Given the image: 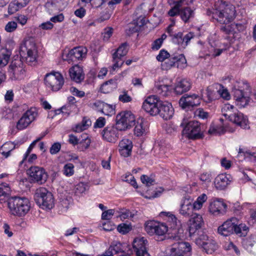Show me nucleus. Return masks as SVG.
Instances as JSON below:
<instances>
[{"mask_svg":"<svg viewBox=\"0 0 256 256\" xmlns=\"http://www.w3.org/2000/svg\"><path fill=\"white\" fill-rule=\"evenodd\" d=\"M235 7L233 4H222L216 2L214 8L206 10V14L213 22L221 24H228L236 16Z\"/></svg>","mask_w":256,"mask_h":256,"instance_id":"obj_1","label":"nucleus"},{"mask_svg":"<svg viewBox=\"0 0 256 256\" xmlns=\"http://www.w3.org/2000/svg\"><path fill=\"white\" fill-rule=\"evenodd\" d=\"M222 115L230 121L244 129L249 128L248 118L234 106L225 104L222 108Z\"/></svg>","mask_w":256,"mask_h":256,"instance_id":"obj_2","label":"nucleus"},{"mask_svg":"<svg viewBox=\"0 0 256 256\" xmlns=\"http://www.w3.org/2000/svg\"><path fill=\"white\" fill-rule=\"evenodd\" d=\"M20 54L22 62H33L38 57V50L34 40L32 38L24 39L20 46Z\"/></svg>","mask_w":256,"mask_h":256,"instance_id":"obj_3","label":"nucleus"},{"mask_svg":"<svg viewBox=\"0 0 256 256\" xmlns=\"http://www.w3.org/2000/svg\"><path fill=\"white\" fill-rule=\"evenodd\" d=\"M8 204L12 214L18 216H24L30 208V200L26 198H10Z\"/></svg>","mask_w":256,"mask_h":256,"instance_id":"obj_4","label":"nucleus"},{"mask_svg":"<svg viewBox=\"0 0 256 256\" xmlns=\"http://www.w3.org/2000/svg\"><path fill=\"white\" fill-rule=\"evenodd\" d=\"M34 199L36 204L42 209L50 210L54 206L53 195L44 188L40 187L36 190Z\"/></svg>","mask_w":256,"mask_h":256,"instance_id":"obj_5","label":"nucleus"},{"mask_svg":"<svg viewBox=\"0 0 256 256\" xmlns=\"http://www.w3.org/2000/svg\"><path fill=\"white\" fill-rule=\"evenodd\" d=\"M64 82L63 76L58 72H52L46 74L44 79L46 90L52 92H57L60 90Z\"/></svg>","mask_w":256,"mask_h":256,"instance_id":"obj_6","label":"nucleus"},{"mask_svg":"<svg viewBox=\"0 0 256 256\" xmlns=\"http://www.w3.org/2000/svg\"><path fill=\"white\" fill-rule=\"evenodd\" d=\"M172 23L170 24L167 28V32L172 36V42L182 48H185L189 44L190 40L194 38L195 35L193 32H188L184 34L182 32H178L173 34L172 27L174 24V19H170Z\"/></svg>","mask_w":256,"mask_h":256,"instance_id":"obj_7","label":"nucleus"},{"mask_svg":"<svg viewBox=\"0 0 256 256\" xmlns=\"http://www.w3.org/2000/svg\"><path fill=\"white\" fill-rule=\"evenodd\" d=\"M175 234V232L174 233ZM172 240L176 242L170 248L171 256H190L192 248L188 242L180 241V236H172Z\"/></svg>","mask_w":256,"mask_h":256,"instance_id":"obj_8","label":"nucleus"},{"mask_svg":"<svg viewBox=\"0 0 256 256\" xmlns=\"http://www.w3.org/2000/svg\"><path fill=\"white\" fill-rule=\"evenodd\" d=\"M180 125L184 126L182 131V134L186 137L191 139H196L200 138V126L198 122L192 120L187 122L184 119Z\"/></svg>","mask_w":256,"mask_h":256,"instance_id":"obj_9","label":"nucleus"},{"mask_svg":"<svg viewBox=\"0 0 256 256\" xmlns=\"http://www.w3.org/2000/svg\"><path fill=\"white\" fill-rule=\"evenodd\" d=\"M135 122L134 116L131 112H122L116 117V124L122 131L130 128Z\"/></svg>","mask_w":256,"mask_h":256,"instance_id":"obj_10","label":"nucleus"},{"mask_svg":"<svg viewBox=\"0 0 256 256\" xmlns=\"http://www.w3.org/2000/svg\"><path fill=\"white\" fill-rule=\"evenodd\" d=\"M87 52L88 49L84 46L75 47L70 50L65 56H63V59L67 60L69 64L70 62H76L78 61L80 62L86 58Z\"/></svg>","mask_w":256,"mask_h":256,"instance_id":"obj_11","label":"nucleus"},{"mask_svg":"<svg viewBox=\"0 0 256 256\" xmlns=\"http://www.w3.org/2000/svg\"><path fill=\"white\" fill-rule=\"evenodd\" d=\"M145 230L150 235L156 234L158 236H164L168 232V226L164 222L154 221L148 222L145 224Z\"/></svg>","mask_w":256,"mask_h":256,"instance_id":"obj_12","label":"nucleus"},{"mask_svg":"<svg viewBox=\"0 0 256 256\" xmlns=\"http://www.w3.org/2000/svg\"><path fill=\"white\" fill-rule=\"evenodd\" d=\"M38 112L36 108H32L24 114L16 124V128L22 130L26 128L36 118Z\"/></svg>","mask_w":256,"mask_h":256,"instance_id":"obj_13","label":"nucleus"},{"mask_svg":"<svg viewBox=\"0 0 256 256\" xmlns=\"http://www.w3.org/2000/svg\"><path fill=\"white\" fill-rule=\"evenodd\" d=\"M121 130L116 124L108 125L102 132V138L109 142L115 143L119 138Z\"/></svg>","mask_w":256,"mask_h":256,"instance_id":"obj_14","label":"nucleus"},{"mask_svg":"<svg viewBox=\"0 0 256 256\" xmlns=\"http://www.w3.org/2000/svg\"><path fill=\"white\" fill-rule=\"evenodd\" d=\"M28 172L32 180L40 184L44 183L48 178V174L42 168L37 166H31Z\"/></svg>","mask_w":256,"mask_h":256,"instance_id":"obj_15","label":"nucleus"},{"mask_svg":"<svg viewBox=\"0 0 256 256\" xmlns=\"http://www.w3.org/2000/svg\"><path fill=\"white\" fill-rule=\"evenodd\" d=\"M159 100L156 96H148L144 102L142 108L152 116L157 115Z\"/></svg>","mask_w":256,"mask_h":256,"instance_id":"obj_16","label":"nucleus"},{"mask_svg":"<svg viewBox=\"0 0 256 256\" xmlns=\"http://www.w3.org/2000/svg\"><path fill=\"white\" fill-rule=\"evenodd\" d=\"M196 243L202 246L207 254H212L217 248L216 242L211 239H208L206 235L202 234L196 240Z\"/></svg>","mask_w":256,"mask_h":256,"instance_id":"obj_17","label":"nucleus"},{"mask_svg":"<svg viewBox=\"0 0 256 256\" xmlns=\"http://www.w3.org/2000/svg\"><path fill=\"white\" fill-rule=\"evenodd\" d=\"M236 224V218L232 217L228 219L218 227V234L224 236H228L233 234Z\"/></svg>","mask_w":256,"mask_h":256,"instance_id":"obj_18","label":"nucleus"},{"mask_svg":"<svg viewBox=\"0 0 256 256\" xmlns=\"http://www.w3.org/2000/svg\"><path fill=\"white\" fill-rule=\"evenodd\" d=\"M204 224L202 217L198 214H194L188 222V231L190 236L201 228Z\"/></svg>","mask_w":256,"mask_h":256,"instance_id":"obj_19","label":"nucleus"},{"mask_svg":"<svg viewBox=\"0 0 256 256\" xmlns=\"http://www.w3.org/2000/svg\"><path fill=\"white\" fill-rule=\"evenodd\" d=\"M157 114L164 120H168L171 118L174 114V109L170 103L166 101H160L158 104Z\"/></svg>","mask_w":256,"mask_h":256,"instance_id":"obj_20","label":"nucleus"},{"mask_svg":"<svg viewBox=\"0 0 256 256\" xmlns=\"http://www.w3.org/2000/svg\"><path fill=\"white\" fill-rule=\"evenodd\" d=\"M200 103V96L196 94L184 95L180 100L179 104L182 108L197 106Z\"/></svg>","mask_w":256,"mask_h":256,"instance_id":"obj_21","label":"nucleus"},{"mask_svg":"<svg viewBox=\"0 0 256 256\" xmlns=\"http://www.w3.org/2000/svg\"><path fill=\"white\" fill-rule=\"evenodd\" d=\"M148 241L144 238H136L132 246L136 256H150L146 249Z\"/></svg>","mask_w":256,"mask_h":256,"instance_id":"obj_22","label":"nucleus"},{"mask_svg":"<svg viewBox=\"0 0 256 256\" xmlns=\"http://www.w3.org/2000/svg\"><path fill=\"white\" fill-rule=\"evenodd\" d=\"M108 250L118 256H130L132 253L126 244H121L118 241L113 242Z\"/></svg>","mask_w":256,"mask_h":256,"instance_id":"obj_23","label":"nucleus"},{"mask_svg":"<svg viewBox=\"0 0 256 256\" xmlns=\"http://www.w3.org/2000/svg\"><path fill=\"white\" fill-rule=\"evenodd\" d=\"M226 204L221 200H216L210 204L209 211L214 216L224 214L226 212Z\"/></svg>","mask_w":256,"mask_h":256,"instance_id":"obj_24","label":"nucleus"},{"mask_svg":"<svg viewBox=\"0 0 256 256\" xmlns=\"http://www.w3.org/2000/svg\"><path fill=\"white\" fill-rule=\"evenodd\" d=\"M71 80L76 83H80L84 78L82 67L80 65H74L69 70Z\"/></svg>","mask_w":256,"mask_h":256,"instance_id":"obj_25","label":"nucleus"},{"mask_svg":"<svg viewBox=\"0 0 256 256\" xmlns=\"http://www.w3.org/2000/svg\"><path fill=\"white\" fill-rule=\"evenodd\" d=\"M161 217L166 216V220L168 222V228L172 229L176 232V230H178L180 226V222L178 220L174 215L170 212H162L160 214Z\"/></svg>","mask_w":256,"mask_h":256,"instance_id":"obj_26","label":"nucleus"},{"mask_svg":"<svg viewBox=\"0 0 256 256\" xmlns=\"http://www.w3.org/2000/svg\"><path fill=\"white\" fill-rule=\"evenodd\" d=\"M119 152L120 154L125 158L130 156L133 146L132 142L128 139H123L119 143Z\"/></svg>","mask_w":256,"mask_h":256,"instance_id":"obj_27","label":"nucleus"},{"mask_svg":"<svg viewBox=\"0 0 256 256\" xmlns=\"http://www.w3.org/2000/svg\"><path fill=\"white\" fill-rule=\"evenodd\" d=\"M194 210L192 204V200L190 198H184L182 200L180 208V213L184 216H188L193 212Z\"/></svg>","mask_w":256,"mask_h":256,"instance_id":"obj_28","label":"nucleus"},{"mask_svg":"<svg viewBox=\"0 0 256 256\" xmlns=\"http://www.w3.org/2000/svg\"><path fill=\"white\" fill-rule=\"evenodd\" d=\"M24 65H10L8 72L12 80L20 79L24 72Z\"/></svg>","mask_w":256,"mask_h":256,"instance_id":"obj_29","label":"nucleus"},{"mask_svg":"<svg viewBox=\"0 0 256 256\" xmlns=\"http://www.w3.org/2000/svg\"><path fill=\"white\" fill-rule=\"evenodd\" d=\"M230 175L226 174H218L214 179V184L217 190L224 189L230 184Z\"/></svg>","mask_w":256,"mask_h":256,"instance_id":"obj_30","label":"nucleus"},{"mask_svg":"<svg viewBox=\"0 0 256 256\" xmlns=\"http://www.w3.org/2000/svg\"><path fill=\"white\" fill-rule=\"evenodd\" d=\"M248 84L245 82H236L234 84V88L233 90V93L236 101L240 100L242 97L244 96L243 92L244 90H249Z\"/></svg>","mask_w":256,"mask_h":256,"instance_id":"obj_31","label":"nucleus"},{"mask_svg":"<svg viewBox=\"0 0 256 256\" xmlns=\"http://www.w3.org/2000/svg\"><path fill=\"white\" fill-rule=\"evenodd\" d=\"M147 122L142 118H138L134 128V134L136 136H142L146 134L148 130Z\"/></svg>","mask_w":256,"mask_h":256,"instance_id":"obj_32","label":"nucleus"},{"mask_svg":"<svg viewBox=\"0 0 256 256\" xmlns=\"http://www.w3.org/2000/svg\"><path fill=\"white\" fill-rule=\"evenodd\" d=\"M191 82L188 79H182L177 82L176 86L174 88L175 92L178 94H181L190 90Z\"/></svg>","mask_w":256,"mask_h":256,"instance_id":"obj_33","label":"nucleus"},{"mask_svg":"<svg viewBox=\"0 0 256 256\" xmlns=\"http://www.w3.org/2000/svg\"><path fill=\"white\" fill-rule=\"evenodd\" d=\"M194 10L189 6L181 8L180 16L182 20L185 23L189 22L194 16Z\"/></svg>","mask_w":256,"mask_h":256,"instance_id":"obj_34","label":"nucleus"},{"mask_svg":"<svg viewBox=\"0 0 256 256\" xmlns=\"http://www.w3.org/2000/svg\"><path fill=\"white\" fill-rule=\"evenodd\" d=\"M128 52V44L126 43L122 44L117 49L116 51L113 54V59L114 64H118V60L126 56Z\"/></svg>","mask_w":256,"mask_h":256,"instance_id":"obj_35","label":"nucleus"},{"mask_svg":"<svg viewBox=\"0 0 256 256\" xmlns=\"http://www.w3.org/2000/svg\"><path fill=\"white\" fill-rule=\"evenodd\" d=\"M117 86L116 80L111 79L106 82L101 86L100 90L104 94H108L116 89Z\"/></svg>","mask_w":256,"mask_h":256,"instance_id":"obj_36","label":"nucleus"},{"mask_svg":"<svg viewBox=\"0 0 256 256\" xmlns=\"http://www.w3.org/2000/svg\"><path fill=\"white\" fill-rule=\"evenodd\" d=\"M16 148L14 142H8L4 144L0 148V153L5 158H7L10 155V152Z\"/></svg>","mask_w":256,"mask_h":256,"instance_id":"obj_37","label":"nucleus"},{"mask_svg":"<svg viewBox=\"0 0 256 256\" xmlns=\"http://www.w3.org/2000/svg\"><path fill=\"white\" fill-rule=\"evenodd\" d=\"M91 120L90 118L84 117L80 122L76 124L72 128V130L76 132H80L88 129L91 125Z\"/></svg>","mask_w":256,"mask_h":256,"instance_id":"obj_38","label":"nucleus"},{"mask_svg":"<svg viewBox=\"0 0 256 256\" xmlns=\"http://www.w3.org/2000/svg\"><path fill=\"white\" fill-rule=\"evenodd\" d=\"M171 86L168 84H156L155 85V92L160 96H166L168 94Z\"/></svg>","mask_w":256,"mask_h":256,"instance_id":"obj_39","label":"nucleus"},{"mask_svg":"<svg viewBox=\"0 0 256 256\" xmlns=\"http://www.w3.org/2000/svg\"><path fill=\"white\" fill-rule=\"evenodd\" d=\"M248 231V228L245 224H238V220L236 218V224L234 226V232L240 236H246Z\"/></svg>","mask_w":256,"mask_h":256,"instance_id":"obj_40","label":"nucleus"},{"mask_svg":"<svg viewBox=\"0 0 256 256\" xmlns=\"http://www.w3.org/2000/svg\"><path fill=\"white\" fill-rule=\"evenodd\" d=\"M170 60L172 64H186V58L183 54H172Z\"/></svg>","mask_w":256,"mask_h":256,"instance_id":"obj_41","label":"nucleus"},{"mask_svg":"<svg viewBox=\"0 0 256 256\" xmlns=\"http://www.w3.org/2000/svg\"><path fill=\"white\" fill-rule=\"evenodd\" d=\"M10 190L9 184L6 182H0V202L6 200V196Z\"/></svg>","mask_w":256,"mask_h":256,"instance_id":"obj_42","label":"nucleus"},{"mask_svg":"<svg viewBox=\"0 0 256 256\" xmlns=\"http://www.w3.org/2000/svg\"><path fill=\"white\" fill-rule=\"evenodd\" d=\"M11 55V52L6 48L0 50V64H8Z\"/></svg>","mask_w":256,"mask_h":256,"instance_id":"obj_43","label":"nucleus"},{"mask_svg":"<svg viewBox=\"0 0 256 256\" xmlns=\"http://www.w3.org/2000/svg\"><path fill=\"white\" fill-rule=\"evenodd\" d=\"M90 142V140L88 136L84 134L83 138L78 142V148L80 151H84L89 147Z\"/></svg>","mask_w":256,"mask_h":256,"instance_id":"obj_44","label":"nucleus"},{"mask_svg":"<svg viewBox=\"0 0 256 256\" xmlns=\"http://www.w3.org/2000/svg\"><path fill=\"white\" fill-rule=\"evenodd\" d=\"M208 197L206 195L204 194H201L199 196L196 201L194 202V204H192L194 207L195 210H200L204 202H206Z\"/></svg>","mask_w":256,"mask_h":256,"instance_id":"obj_45","label":"nucleus"},{"mask_svg":"<svg viewBox=\"0 0 256 256\" xmlns=\"http://www.w3.org/2000/svg\"><path fill=\"white\" fill-rule=\"evenodd\" d=\"M118 100L123 103H126L132 102V98L128 94V90H124L120 92Z\"/></svg>","mask_w":256,"mask_h":256,"instance_id":"obj_46","label":"nucleus"},{"mask_svg":"<svg viewBox=\"0 0 256 256\" xmlns=\"http://www.w3.org/2000/svg\"><path fill=\"white\" fill-rule=\"evenodd\" d=\"M74 166L72 164L67 163L64 164L63 168V173L66 176H72L74 172Z\"/></svg>","mask_w":256,"mask_h":256,"instance_id":"obj_47","label":"nucleus"},{"mask_svg":"<svg viewBox=\"0 0 256 256\" xmlns=\"http://www.w3.org/2000/svg\"><path fill=\"white\" fill-rule=\"evenodd\" d=\"M18 4V2L16 0L12 1L10 3L8 6V13L10 15L14 14L18 12L20 8H22Z\"/></svg>","mask_w":256,"mask_h":256,"instance_id":"obj_48","label":"nucleus"},{"mask_svg":"<svg viewBox=\"0 0 256 256\" xmlns=\"http://www.w3.org/2000/svg\"><path fill=\"white\" fill-rule=\"evenodd\" d=\"M88 186L84 182H79L74 186V191L76 195H80L84 193L87 190Z\"/></svg>","mask_w":256,"mask_h":256,"instance_id":"obj_49","label":"nucleus"},{"mask_svg":"<svg viewBox=\"0 0 256 256\" xmlns=\"http://www.w3.org/2000/svg\"><path fill=\"white\" fill-rule=\"evenodd\" d=\"M132 229V226L130 224L122 223L118 225L117 226L118 231L122 234H126L130 231Z\"/></svg>","mask_w":256,"mask_h":256,"instance_id":"obj_50","label":"nucleus"},{"mask_svg":"<svg viewBox=\"0 0 256 256\" xmlns=\"http://www.w3.org/2000/svg\"><path fill=\"white\" fill-rule=\"evenodd\" d=\"M114 106L104 103L102 114L106 116H112L114 114Z\"/></svg>","mask_w":256,"mask_h":256,"instance_id":"obj_51","label":"nucleus"},{"mask_svg":"<svg viewBox=\"0 0 256 256\" xmlns=\"http://www.w3.org/2000/svg\"><path fill=\"white\" fill-rule=\"evenodd\" d=\"M40 138H37L36 140H34V141H33L31 144H30V146H28V148L27 149L26 152H25V154H24V157H23V158H22V160L20 162V164H22V163L24 162L25 161V160L28 157V155L30 154V152H32V150L33 149V148L34 147V146H36V144L37 142H38L40 140Z\"/></svg>","mask_w":256,"mask_h":256,"instance_id":"obj_52","label":"nucleus"},{"mask_svg":"<svg viewBox=\"0 0 256 256\" xmlns=\"http://www.w3.org/2000/svg\"><path fill=\"white\" fill-rule=\"evenodd\" d=\"M170 56L171 54L167 51L164 50H160L159 54L157 56L156 59L158 62H162L168 58H170Z\"/></svg>","mask_w":256,"mask_h":256,"instance_id":"obj_53","label":"nucleus"},{"mask_svg":"<svg viewBox=\"0 0 256 256\" xmlns=\"http://www.w3.org/2000/svg\"><path fill=\"white\" fill-rule=\"evenodd\" d=\"M134 214L128 210H124L121 212L120 218L122 220L132 218Z\"/></svg>","mask_w":256,"mask_h":256,"instance_id":"obj_54","label":"nucleus"},{"mask_svg":"<svg viewBox=\"0 0 256 256\" xmlns=\"http://www.w3.org/2000/svg\"><path fill=\"white\" fill-rule=\"evenodd\" d=\"M206 98L205 100L206 102H210L214 100V92L212 90L210 87H208L206 90Z\"/></svg>","mask_w":256,"mask_h":256,"instance_id":"obj_55","label":"nucleus"},{"mask_svg":"<svg viewBox=\"0 0 256 256\" xmlns=\"http://www.w3.org/2000/svg\"><path fill=\"white\" fill-rule=\"evenodd\" d=\"M104 103L105 102L101 100H96V102L93 103L92 108L96 110H97L102 113V110H104Z\"/></svg>","mask_w":256,"mask_h":256,"instance_id":"obj_56","label":"nucleus"},{"mask_svg":"<svg viewBox=\"0 0 256 256\" xmlns=\"http://www.w3.org/2000/svg\"><path fill=\"white\" fill-rule=\"evenodd\" d=\"M200 179L202 182L207 184L211 182L212 178L210 174L205 172L200 175Z\"/></svg>","mask_w":256,"mask_h":256,"instance_id":"obj_57","label":"nucleus"},{"mask_svg":"<svg viewBox=\"0 0 256 256\" xmlns=\"http://www.w3.org/2000/svg\"><path fill=\"white\" fill-rule=\"evenodd\" d=\"M114 210L113 209H110L104 210L102 214V218L104 220H110L114 216Z\"/></svg>","mask_w":256,"mask_h":256,"instance_id":"obj_58","label":"nucleus"},{"mask_svg":"<svg viewBox=\"0 0 256 256\" xmlns=\"http://www.w3.org/2000/svg\"><path fill=\"white\" fill-rule=\"evenodd\" d=\"M124 180L130 183L132 186H134V188H138V186L136 181V180L132 174H128L126 175Z\"/></svg>","mask_w":256,"mask_h":256,"instance_id":"obj_59","label":"nucleus"},{"mask_svg":"<svg viewBox=\"0 0 256 256\" xmlns=\"http://www.w3.org/2000/svg\"><path fill=\"white\" fill-rule=\"evenodd\" d=\"M70 91L73 95L80 98L85 96V92L84 91L80 90L74 86L71 87L70 89Z\"/></svg>","mask_w":256,"mask_h":256,"instance_id":"obj_60","label":"nucleus"},{"mask_svg":"<svg viewBox=\"0 0 256 256\" xmlns=\"http://www.w3.org/2000/svg\"><path fill=\"white\" fill-rule=\"evenodd\" d=\"M17 28V24L15 22H9L5 26V30L8 32L14 31Z\"/></svg>","mask_w":256,"mask_h":256,"instance_id":"obj_61","label":"nucleus"},{"mask_svg":"<svg viewBox=\"0 0 256 256\" xmlns=\"http://www.w3.org/2000/svg\"><path fill=\"white\" fill-rule=\"evenodd\" d=\"M113 32V30L111 28H106L104 30V32L102 33L103 36V40L104 41H107L112 36Z\"/></svg>","mask_w":256,"mask_h":256,"instance_id":"obj_62","label":"nucleus"},{"mask_svg":"<svg viewBox=\"0 0 256 256\" xmlns=\"http://www.w3.org/2000/svg\"><path fill=\"white\" fill-rule=\"evenodd\" d=\"M236 102L237 105L241 107H244L248 103L249 97L244 95L240 98V100H238Z\"/></svg>","mask_w":256,"mask_h":256,"instance_id":"obj_63","label":"nucleus"},{"mask_svg":"<svg viewBox=\"0 0 256 256\" xmlns=\"http://www.w3.org/2000/svg\"><path fill=\"white\" fill-rule=\"evenodd\" d=\"M180 6H174L168 12V14L170 16H174L178 14H180Z\"/></svg>","mask_w":256,"mask_h":256,"instance_id":"obj_64","label":"nucleus"}]
</instances>
